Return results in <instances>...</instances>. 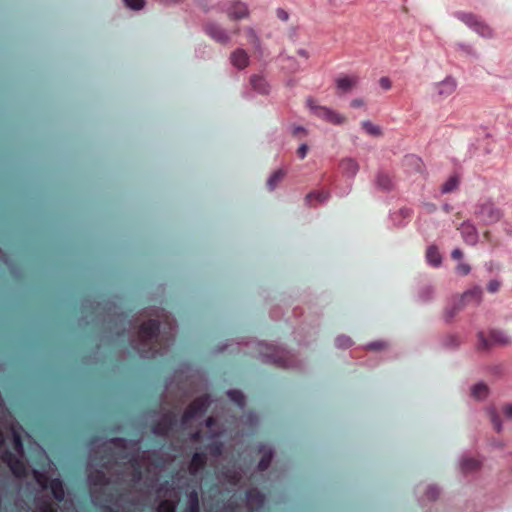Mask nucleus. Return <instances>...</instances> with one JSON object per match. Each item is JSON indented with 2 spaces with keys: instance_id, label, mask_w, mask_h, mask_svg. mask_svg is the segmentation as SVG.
Instances as JSON below:
<instances>
[{
  "instance_id": "1",
  "label": "nucleus",
  "mask_w": 512,
  "mask_h": 512,
  "mask_svg": "<svg viewBox=\"0 0 512 512\" xmlns=\"http://www.w3.org/2000/svg\"><path fill=\"white\" fill-rule=\"evenodd\" d=\"M259 353L271 363L279 367L288 368L291 366L289 353L283 349L267 344H259Z\"/></svg>"
},
{
  "instance_id": "2",
  "label": "nucleus",
  "mask_w": 512,
  "mask_h": 512,
  "mask_svg": "<svg viewBox=\"0 0 512 512\" xmlns=\"http://www.w3.org/2000/svg\"><path fill=\"white\" fill-rule=\"evenodd\" d=\"M35 479L43 489L49 488L51 490L56 501L62 502L65 499L64 484L60 478L49 479L45 474L35 472Z\"/></svg>"
},
{
  "instance_id": "3",
  "label": "nucleus",
  "mask_w": 512,
  "mask_h": 512,
  "mask_svg": "<svg viewBox=\"0 0 512 512\" xmlns=\"http://www.w3.org/2000/svg\"><path fill=\"white\" fill-rule=\"evenodd\" d=\"M177 424L178 420L176 414L173 411H168L160 420L152 423L151 432L156 436L167 437Z\"/></svg>"
},
{
  "instance_id": "4",
  "label": "nucleus",
  "mask_w": 512,
  "mask_h": 512,
  "mask_svg": "<svg viewBox=\"0 0 512 512\" xmlns=\"http://www.w3.org/2000/svg\"><path fill=\"white\" fill-rule=\"evenodd\" d=\"M510 337L501 330H491L489 338H486L483 332L478 333V349L487 350L493 345H508Z\"/></svg>"
},
{
  "instance_id": "5",
  "label": "nucleus",
  "mask_w": 512,
  "mask_h": 512,
  "mask_svg": "<svg viewBox=\"0 0 512 512\" xmlns=\"http://www.w3.org/2000/svg\"><path fill=\"white\" fill-rule=\"evenodd\" d=\"M1 461L8 466L15 477L22 478L26 476L27 468L24 460L21 457H17L10 450L6 449L3 451Z\"/></svg>"
},
{
  "instance_id": "6",
  "label": "nucleus",
  "mask_w": 512,
  "mask_h": 512,
  "mask_svg": "<svg viewBox=\"0 0 512 512\" xmlns=\"http://www.w3.org/2000/svg\"><path fill=\"white\" fill-rule=\"evenodd\" d=\"M160 323L156 319L143 322L139 328V337L144 345H149L158 337Z\"/></svg>"
},
{
  "instance_id": "7",
  "label": "nucleus",
  "mask_w": 512,
  "mask_h": 512,
  "mask_svg": "<svg viewBox=\"0 0 512 512\" xmlns=\"http://www.w3.org/2000/svg\"><path fill=\"white\" fill-rule=\"evenodd\" d=\"M316 116L322 118L323 120L333 124V125H341L345 121V117L342 116L337 111L325 107V106H315L312 107Z\"/></svg>"
},
{
  "instance_id": "8",
  "label": "nucleus",
  "mask_w": 512,
  "mask_h": 512,
  "mask_svg": "<svg viewBox=\"0 0 512 512\" xmlns=\"http://www.w3.org/2000/svg\"><path fill=\"white\" fill-rule=\"evenodd\" d=\"M359 83L357 75H342L335 79L338 94H346L352 91Z\"/></svg>"
},
{
  "instance_id": "9",
  "label": "nucleus",
  "mask_w": 512,
  "mask_h": 512,
  "mask_svg": "<svg viewBox=\"0 0 512 512\" xmlns=\"http://www.w3.org/2000/svg\"><path fill=\"white\" fill-rule=\"evenodd\" d=\"M481 221L486 224L497 222L501 218V212L493 204H483L477 212Z\"/></svg>"
},
{
  "instance_id": "10",
  "label": "nucleus",
  "mask_w": 512,
  "mask_h": 512,
  "mask_svg": "<svg viewBox=\"0 0 512 512\" xmlns=\"http://www.w3.org/2000/svg\"><path fill=\"white\" fill-rule=\"evenodd\" d=\"M204 31L215 41L227 44L230 41L228 33L216 23H207L204 25Z\"/></svg>"
},
{
  "instance_id": "11",
  "label": "nucleus",
  "mask_w": 512,
  "mask_h": 512,
  "mask_svg": "<svg viewBox=\"0 0 512 512\" xmlns=\"http://www.w3.org/2000/svg\"><path fill=\"white\" fill-rule=\"evenodd\" d=\"M230 63L238 70H244L250 64V57L244 49L237 48L230 55Z\"/></svg>"
},
{
  "instance_id": "12",
  "label": "nucleus",
  "mask_w": 512,
  "mask_h": 512,
  "mask_svg": "<svg viewBox=\"0 0 512 512\" xmlns=\"http://www.w3.org/2000/svg\"><path fill=\"white\" fill-rule=\"evenodd\" d=\"M211 399L209 394H204L200 397H197L195 400H193L189 406L187 407L188 410H191V412L197 417L200 415H203L208 407L210 406Z\"/></svg>"
},
{
  "instance_id": "13",
  "label": "nucleus",
  "mask_w": 512,
  "mask_h": 512,
  "mask_svg": "<svg viewBox=\"0 0 512 512\" xmlns=\"http://www.w3.org/2000/svg\"><path fill=\"white\" fill-rule=\"evenodd\" d=\"M207 464V456L204 452H195L189 464V473L196 476Z\"/></svg>"
},
{
  "instance_id": "14",
  "label": "nucleus",
  "mask_w": 512,
  "mask_h": 512,
  "mask_svg": "<svg viewBox=\"0 0 512 512\" xmlns=\"http://www.w3.org/2000/svg\"><path fill=\"white\" fill-rule=\"evenodd\" d=\"M227 14L231 19L239 20L249 16V9L245 3L236 1L230 5Z\"/></svg>"
},
{
  "instance_id": "15",
  "label": "nucleus",
  "mask_w": 512,
  "mask_h": 512,
  "mask_svg": "<svg viewBox=\"0 0 512 512\" xmlns=\"http://www.w3.org/2000/svg\"><path fill=\"white\" fill-rule=\"evenodd\" d=\"M466 307L464 300L459 296L452 299L451 303L446 307L444 316L447 321H450L457 315L461 310Z\"/></svg>"
},
{
  "instance_id": "16",
  "label": "nucleus",
  "mask_w": 512,
  "mask_h": 512,
  "mask_svg": "<svg viewBox=\"0 0 512 512\" xmlns=\"http://www.w3.org/2000/svg\"><path fill=\"white\" fill-rule=\"evenodd\" d=\"M482 294V289L479 286H475L465 291L460 297L464 300L466 306L468 304L479 305L482 301Z\"/></svg>"
},
{
  "instance_id": "17",
  "label": "nucleus",
  "mask_w": 512,
  "mask_h": 512,
  "mask_svg": "<svg viewBox=\"0 0 512 512\" xmlns=\"http://www.w3.org/2000/svg\"><path fill=\"white\" fill-rule=\"evenodd\" d=\"M339 169L345 175L354 176L359 170V165L353 158H344L339 163Z\"/></svg>"
},
{
  "instance_id": "18",
  "label": "nucleus",
  "mask_w": 512,
  "mask_h": 512,
  "mask_svg": "<svg viewBox=\"0 0 512 512\" xmlns=\"http://www.w3.org/2000/svg\"><path fill=\"white\" fill-rule=\"evenodd\" d=\"M250 84H251L253 90L260 94H268L269 93V84L263 76L252 75L250 77Z\"/></svg>"
},
{
  "instance_id": "19",
  "label": "nucleus",
  "mask_w": 512,
  "mask_h": 512,
  "mask_svg": "<svg viewBox=\"0 0 512 512\" xmlns=\"http://www.w3.org/2000/svg\"><path fill=\"white\" fill-rule=\"evenodd\" d=\"M287 170L284 168H279L274 171L267 180L268 187L270 189H275L286 177Z\"/></svg>"
},
{
  "instance_id": "20",
  "label": "nucleus",
  "mask_w": 512,
  "mask_h": 512,
  "mask_svg": "<svg viewBox=\"0 0 512 512\" xmlns=\"http://www.w3.org/2000/svg\"><path fill=\"white\" fill-rule=\"evenodd\" d=\"M460 230L466 243L474 245L477 242V232L472 225L464 224Z\"/></svg>"
},
{
  "instance_id": "21",
  "label": "nucleus",
  "mask_w": 512,
  "mask_h": 512,
  "mask_svg": "<svg viewBox=\"0 0 512 512\" xmlns=\"http://www.w3.org/2000/svg\"><path fill=\"white\" fill-rule=\"evenodd\" d=\"M376 182L378 188L390 190L393 188V178L388 172L381 171L378 173Z\"/></svg>"
},
{
  "instance_id": "22",
  "label": "nucleus",
  "mask_w": 512,
  "mask_h": 512,
  "mask_svg": "<svg viewBox=\"0 0 512 512\" xmlns=\"http://www.w3.org/2000/svg\"><path fill=\"white\" fill-rule=\"evenodd\" d=\"M245 496L250 504H254L258 507L264 504V495L255 488L247 490Z\"/></svg>"
},
{
  "instance_id": "23",
  "label": "nucleus",
  "mask_w": 512,
  "mask_h": 512,
  "mask_svg": "<svg viewBox=\"0 0 512 512\" xmlns=\"http://www.w3.org/2000/svg\"><path fill=\"white\" fill-rule=\"evenodd\" d=\"M489 388L486 384L480 382L472 386L471 396L477 400H482L488 396Z\"/></svg>"
},
{
  "instance_id": "24",
  "label": "nucleus",
  "mask_w": 512,
  "mask_h": 512,
  "mask_svg": "<svg viewBox=\"0 0 512 512\" xmlns=\"http://www.w3.org/2000/svg\"><path fill=\"white\" fill-rule=\"evenodd\" d=\"M457 17L472 29H474L477 23L480 21V18L473 13L461 12L457 14Z\"/></svg>"
},
{
  "instance_id": "25",
  "label": "nucleus",
  "mask_w": 512,
  "mask_h": 512,
  "mask_svg": "<svg viewBox=\"0 0 512 512\" xmlns=\"http://www.w3.org/2000/svg\"><path fill=\"white\" fill-rule=\"evenodd\" d=\"M426 259L433 266H438L441 263V255L436 246H429L426 251Z\"/></svg>"
},
{
  "instance_id": "26",
  "label": "nucleus",
  "mask_w": 512,
  "mask_h": 512,
  "mask_svg": "<svg viewBox=\"0 0 512 512\" xmlns=\"http://www.w3.org/2000/svg\"><path fill=\"white\" fill-rule=\"evenodd\" d=\"M89 478L91 483L94 485L105 486L109 484V478L102 470H96L89 476Z\"/></svg>"
},
{
  "instance_id": "27",
  "label": "nucleus",
  "mask_w": 512,
  "mask_h": 512,
  "mask_svg": "<svg viewBox=\"0 0 512 512\" xmlns=\"http://www.w3.org/2000/svg\"><path fill=\"white\" fill-rule=\"evenodd\" d=\"M460 184V177L457 174L451 175L443 184L442 192H452L458 189Z\"/></svg>"
},
{
  "instance_id": "28",
  "label": "nucleus",
  "mask_w": 512,
  "mask_h": 512,
  "mask_svg": "<svg viewBox=\"0 0 512 512\" xmlns=\"http://www.w3.org/2000/svg\"><path fill=\"white\" fill-rule=\"evenodd\" d=\"M228 398L235 403L239 408H243L245 406V396L239 390H229L227 392Z\"/></svg>"
},
{
  "instance_id": "29",
  "label": "nucleus",
  "mask_w": 512,
  "mask_h": 512,
  "mask_svg": "<svg viewBox=\"0 0 512 512\" xmlns=\"http://www.w3.org/2000/svg\"><path fill=\"white\" fill-rule=\"evenodd\" d=\"M189 504L185 512H200L199 496L196 491L189 494Z\"/></svg>"
},
{
  "instance_id": "30",
  "label": "nucleus",
  "mask_w": 512,
  "mask_h": 512,
  "mask_svg": "<svg viewBox=\"0 0 512 512\" xmlns=\"http://www.w3.org/2000/svg\"><path fill=\"white\" fill-rule=\"evenodd\" d=\"M272 459H273V453L271 450L264 452L258 462V470L259 471L267 470L272 462Z\"/></svg>"
},
{
  "instance_id": "31",
  "label": "nucleus",
  "mask_w": 512,
  "mask_h": 512,
  "mask_svg": "<svg viewBox=\"0 0 512 512\" xmlns=\"http://www.w3.org/2000/svg\"><path fill=\"white\" fill-rule=\"evenodd\" d=\"M479 467V462L473 458H465L461 462V469L463 472H471Z\"/></svg>"
},
{
  "instance_id": "32",
  "label": "nucleus",
  "mask_w": 512,
  "mask_h": 512,
  "mask_svg": "<svg viewBox=\"0 0 512 512\" xmlns=\"http://www.w3.org/2000/svg\"><path fill=\"white\" fill-rule=\"evenodd\" d=\"M362 127L366 133L372 136H380L382 134L381 128L370 121H365L362 123Z\"/></svg>"
},
{
  "instance_id": "33",
  "label": "nucleus",
  "mask_w": 512,
  "mask_h": 512,
  "mask_svg": "<svg viewBox=\"0 0 512 512\" xmlns=\"http://www.w3.org/2000/svg\"><path fill=\"white\" fill-rule=\"evenodd\" d=\"M473 30L483 37H491L493 34L492 29L481 19Z\"/></svg>"
},
{
  "instance_id": "34",
  "label": "nucleus",
  "mask_w": 512,
  "mask_h": 512,
  "mask_svg": "<svg viewBox=\"0 0 512 512\" xmlns=\"http://www.w3.org/2000/svg\"><path fill=\"white\" fill-rule=\"evenodd\" d=\"M488 412V415L490 417V420L494 426V429L497 431V432H500L501 429H502V425H501V420H500V417L499 415L497 414L495 408H489L487 410Z\"/></svg>"
},
{
  "instance_id": "35",
  "label": "nucleus",
  "mask_w": 512,
  "mask_h": 512,
  "mask_svg": "<svg viewBox=\"0 0 512 512\" xmlns=\"http://www.w3.org/2000/svg\"><path fill=\"white\" fill-rule=\"evenodd\" d=\"M37 508L39 512H57V506L48 500L40 501Z\"/></svg>"
},
{
  "instance_id": "36",
  "label": "nucleus",
  "mask_w": 512,
  "mask_h": 512,
  "mask_svg": "<svg viewBox=\"0 0 512 512\" xmlns=\"http://www.w3.org/2000/svg\"><path fill=\"white\" fill-rule=\"evenodd\" d=\"M13 448L19 455H21V456L23 455L24 446H23L22 438L17 432L13 433Z\"/></svg>"
},
{
  "instance_id": "37",
  "label": "nucleus",
  "mask_w": 512,
  "mask_h": 512,
  "mask_svg": "<svg viewBox=\"0 0 512 512\" xmlns=\"http://www.w3.org/2000/svg\"><path fill=\"white\" fill-rule=\"evenodd\" d=\"M175 504L170 500H162L158 507L157 512H175Z\"/></svg>"
},
{
  "instance_id": "38",
  "label": "nucleus",
  "mask_w": 512,
  "mask_h": 512,
  "mask_svg": "<svg viewBox=\"0 0 512 512\" xmlns=\"http://www.w3.org/2000/svg\"><path fill=\"white\" fill-rule=\"evenodd\" d=\"M125 5L132 10H141L145 6V0H123Z\"/></svg>"
},
{
  "instance_id": "39",
  "label": "nucleus",
  "mask_w": 512,
  "mask_h": 512,
  "mask_svg": "<svg viewBox=\"0 0 512 512\" xmlns=\"http://www.w3.org/2000/svg\"><path fill=\"white\" fill-rule=\"evenodd\" d=\"M208 448L213 456H220L223 451V444L221 442H213L208 446Z\"/></svg>"
},
{
  "instance_id": "40",
  "label": "nucleus",
  "mask_w": 512,
  "mask_h": 512,
  "mask_svg": "<svg viewBox=\"0 0 512 512\" xmlns=\"http://www.w3.org/2000/svg\"><path fill=\"white\" fill-rule=\"evenodd\" d=\"M336 345L340 348H348L352 345V340L347 336H340L336 339Z\"/></svg>"
},
{
  "instance_id": "41",
  "label": "nucleus",
  "mask_w": 512,
  "mask_h": 512,
  "mask_svg": "<svg viewBox=\"0 0 512 512\" xmlns=\"http://www.w3.org/2000/svg\"><path fill=\"white\" fill-rule=\"evenodd\" d=\"M326 198V194H307L305 197V201L307 204H311L312 201L315 199L318 202L324 201Z\"/></svg>"
},
{
  "instance_id": "42",
  "label": "nucleus",
  "mask_w": 512,
  "mask_h": 512,
  "mask_svg": "<svg viewBox=\"0 0 512 512\" xmlns=\"http://www.w3.org/2000/svg\"><path fill=\"white\" fill-rule=\"evenodd\" d=\"M109 443L116 448L124 449L126 447V440L120 437H114L109 440Z\"/></svg>"
},
{
  "instance_id": "43",
  "label": "nucleus",
  "mask_w": 512,
  "mask_h": 512,
  "mask_svg": "<svg viewBox=\"0 0 512 512\" xmlns=\"http://www.w3.org/2000/svg\"><path fill=\"white\" fill-rule=\"evenodd\" d=\"M500 287H501V282L500 281H498V280H491L487 284V291L490 292V293H496V292L499 291Z\"/></svg>"
},
{
  "instance_id": "44",
  "label": "nucleus",
  "mask_w": 512,
  "mask_h": 512,
  "mask_svg": "<svg viewBox=\"0 0 512 512\" xmlns=\"http://www.w3.org/2000/svg\"><path fill=\"white\" fill-rule=\"evenodd\" d=\"M194 418H196V416L191 412V410H188L186 408V410L184 411V413L181 417V424L185 425Z\"/></svg>"
},
{
  "instance_id": "45",
  "label": "nucleus",
  "mask_w": 512,
  "mask_h": 512,
  "mask_svg": "<svg viewBox=\"0 0 512 512\" xmlns=\"http://www.w3.org/2000/svg\"><path fill=\"white\" fill-rule=\"evenodd\" d=\"M456 270L461 275H467L470 273L471 267L466 263H459L456 267Z\"/></svg>"
},
{
  "instance_id": "46",
  "label": "nucleus",
  "mask_w": 512,
  "mask_h": 512,
  "mask_svg": "<svg viewBox=\"0 0 512 512\" xmlns=\"http://www.w3.org/2000/svg\"><path fill=\"white\" fill-rule=\"evenodd\" d=\"M439 495V491L435 487H429L427 490V497L430 500H435Z\"/></svg>"
},
{
  "instance_id": "47",
  "label": "nucleus",
  "mask_w": 512,
  "mask_h": 512,
  "mask_svg": "<svg viewBox=\"0 0 512 512\" xmlns=\"http://www.w3.org/2000/svg\"><path fill=\"white\" fill-rule=\"evenodd\" d=\"M385 347V343L381 341H376L368 344L367 348L370 350H380Z\"/></svg>"
},
{
  "instance_id": "48",
  "label": "nucleus",
  "mask_w": 512,
  "mask_h": 512,
  "mask_svg": "<svg viewBox=\"0 0 512 512\" xmlns=\"http://www.w3.org/2000/svg\"><path fill=\"white\" fill-rule=\"evenodd\" d=\"M276 13H277V17L282 21H287L289 19L288 12L282 8H278Z\"/></svg>"
},
{
  "instance_id": "49",
  "label": "nucleus",
  "mask_w": 512,
  "mask_h": 512,
  "mask_svg": "<svg viewBox=\"0 0 512 512\" xmlns=\"http://www.w3.org/2000/svg\"><path fill=\"white\" fill-rule=\"evenodd\" d=\"M380 83V86L385 89V90H388L391 88L392 84H391V81L388 77H382L379 81Z\"/></svg>"
},
{
  "instance_id": "50",
  "label": "nucleus",
  "mask_w": 512,
  "mask_h": 512,
  "mask_svg": "<svg viewBox=\"0 0 512 512\" xmlns=\"http://www.w3.org/2000/svg\"><path fill=\"white\" fill-rule=\"evenodd\" d=\"M307 152H308V146L306 144H302L298 150H297V154L298 156L303 159L306 157L307 155Z\"/></svg>"
},
{
  "instance_id": "51",
  "label": "nucleus",
  "mask_w": 512,
  "mask_h": 512,
  "mask_svg": "<svg viewBox=\"0 0 512 512\" xmlns=\"http://www.w3.org/2000/svg\"><path fill=\"white\" fill-rule=\"evenodd\" d=\"M292 133H293L294 136L306 135L307 134V130L304 127H302V126H296V127L293 128Z\"/></svg>"
},
{
  "instance_id": "52",
  "label": "nucleus",
  "mask_w": 512,
  "mask_h": 512,
  "mask_svg": "<svg viewBox=\"0 0 512 512\" xmlns=\"http://www.w3.org/2000/svg\"><path fill=\"white\" fill-rule=\"evenodd\" d=\"M350 105L354 108L363 107L365 105V101L361 98H356L351 101Z\"/></svg>"
},
{
  "instance_id": "53",
  "label": "nucleus",
  "mask_w": 512,
  "mask_h": 512,
  "mask_svg": "<svg viewBox=\"0 0 512 512\" xmlns=\"http://www.w3.org/2000/svg\"><path fill=\"white\" fill-rule=\"evenodd\" d=\"M451 257L454 260H460L463 257V252L459 248H456L452 251Z\"/></svg>"
},
{
  "instance_id": "54",
  "label": "nucleus",
  "mask_w": 512,
  "mask_h": 512,
  "mask_svg": "<svg viewBox=\"0 0 512 512\" xmlns=\"http://www.w3.org/2000/svg\"><path fill=\"white\" fill-rule=\"evenodd\" d=\"M503 413L505 414L506 417L512 418V405L511 404L505 405L503 407Z\"/></svg>"
},
{
  "instance_id": "55",
  "label": "nucleus",
  "mask_w": 512,
  "mask_h": 512,
  "mask_svg": "<svg viewBox=\"0 0 512 512\" xmlns=\"http://www.w3.org/2000/svg\"><path fill=\"white\" fill-rule=\"evenodd\" d=\"M215 422V418L210 416L206 419V426L212 427L215 424Z\"/></svg>"
},
{
  "instance_id": "56",
  "label": "nucleus",
  "mask_w": 512,
  "mask_h": 512,
  "mask_svg": "<svg viewBox=\"0 0 512 512\" xmlns=\"http://www.w3.org/2000/svg\"><path fill=\"white\" fill-rule=\"evenodd\" d=\"M5 443V438L2 430L0 429V447H2Z\"/></svg>"
},
{
  "instance_id": "57",
  "label": "nucleus",
  "mask_w": 512,
  "mask_h": 512,
  "mask_svg": "<svg viewBox=\"0 0 512 512\" xmlns=\"http://www.w3.org/2000/svg\"><path fill=\"white\" fill-rule=\"evenodd\" d=\"M200 437H201V434H200L199 431H197V432L192 434V439L195 440V441L199 440Z\"/></svg>"
},
{
  "instance_id": "58",
  "label": "nucleus",
  "mask_w": 512,
  "mask_h": 512,
  "mask_svg": "<svg viewBox=\"0 0 512 512\" xmlns=\"http://www.w3.org/2000/svg\"><path fill=\"white\" fill-rule=\"evenodd\" d=\"M103 512H119V511H118V510H116V509H113V508H111V507H105V508H104V510H103Z\"/></svg>"
}]
</instances>
